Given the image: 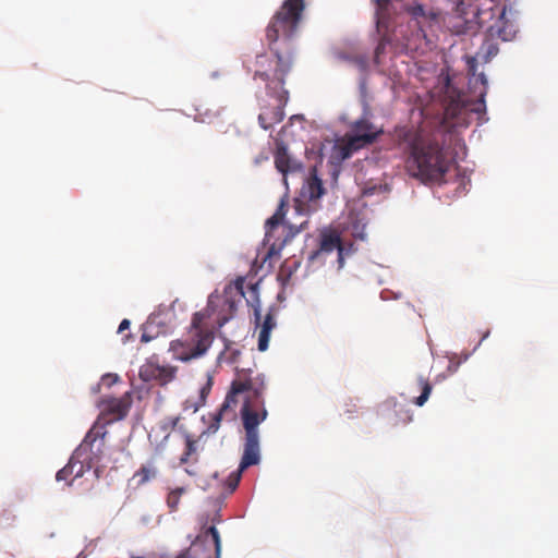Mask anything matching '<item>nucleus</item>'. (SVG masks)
I'll list each match as a JSON object with an SVG mask.
<instances>
[{
	"mask_svg": "<svg viewBox=\"0 0 558 558\" xmlns=\"http://www.w3.org/2000/svg\"><path fill=\"white\" fill-rule=\"evenodd\" d=\"M417 386L421 389V395L417 398H415L414 403L417 407H422L428 400L433 390V386L429 383V380L427 378H424L423 376H420L417 378Z\"/></svg>",
	"mask_w": 558,
	"mask_h": 558,
	"instance_id": "412c9836",
	"label": "nucleus"
},
{
	"mask_svg": "<svg viewBox=\"0 0 558 558\" xmlns=\"http://www.w3.org/2000/svg\"><path fill=\"white\" fill-rule=\"evenodd\" d=\"M304 9L305 0L283 1L266 28V38L276 57V66L272 68V61L267 54H258L255 61V77L284 84V77L293 63L292 37L302 20Z\"/></svg>",
	"mask_w": 558,
	"mask_h": 558,
	"instance_id": "f257e3e1",
	"label": "nucleus"
},
{
	"mask_svg": "<svg viewBox=\"0 0 558 558\" xmlns=\"http://www.w3.org/2000/svg\"><path fill=\"white\" fill-rule=\"evenodd\" d=\"M335 250L338 252V264L339 268H341L344 264V247L341 243L340 235L335 231H325L320 234L318 248L310 253L308 262L314 263L323 254H329Z\"/></svg>",
	"mask_w": 558,
	"mask_h": 558,
	"instance_id": "9d476101",
	"label": "nucleus"
},
{
	"mask_svg": "<svg viewBox=\"0 0 558 558\" xmlns=\"http://www.w3.org/2000/svg\"><path fill=\"white\" fill-rule=\"evenodd\" d=\"M179 422V416L167 417L162 423V429H174Z\"/></svg>",
	"mask_w": 558,
	"mask_h": 558,
	"instance_id": "c756f323",
	"label": "nucleus"
},
{
	"mask_svg": "<svg viewBox=\"0 0 558 558\" xmlns=\"http://www.w3.org/2000/svg\"><path fill=\"white\" fill-rule=\"evenodd\" d=\"M284 118V111L280 104L272 107L263 108L258 116L259 125L264 130H269L275 124L280 123Z\"/></svg>",
	"mask_w": 558,
	"mask_h": 558,
	"instance_id": "f3484780",
	"label": "nucleus"
},
{
	"mask_svg": "<svg viewBox=\"0 0 558 558\" xmlns=\"http://www.w3.org/2000/svg\"><path fill=\"white\" fill-rule=\"evenodd\" d=\"M384 133L383 129L374 125L367 118H361L352 123L351 132L347 134L345 142L339 146L341 159L368 145L375 143Z\"/></svg>",
	"mask_w": 558,
	"mask_h": 558,
	"instance_id": "6e6552de",
	"label": "nucleus"
},
{
	"mask_svg": "<svg viewBox=\"0 0 558 558\" xmlns=\"http://www.w3.org/2000/svg\"><path fill=\"white\" fill-rule=\"evenodd\" d=\"M196 451V441L190 436L186 437L185 452L186 456H192Z\"/></svg>",
	"mask_w": 558,
	"mask_h": 558,
	"instance_id": "7c9ffc66",
	"label": "nucleus"
},
{
	"mask_svg": "<svg viewBox=\"0 0 558 558\" xmlns=\"http://www.w3.org/2000/svg\"><path fill=\"white\" fill-rule=\"evenodd\" d=\"M183 493H184V489L179 487V488L171 490L168 494L167 505L171 511H175L178 509V506L180 504V499H181V496Z\"/></svg>",
	"mask_w": 558,
	"mask_h": 558,
	"instance_id": "393cba45",
	"label": "nucleus"
},
{
	"mask_svg": "<svg viewBox=\"0 0 558 558\" xmlns=\"http://www.w3.org/2000/svg\"><path fill=\"white\" fill-rule=\"evenodd\" d=\"M107 430L98 422L94 423L85 435L83 441L73 451L68 464L57 472V481H69L82 477L86 471L95 468L96 477H99V463L105 453V437Z\"/></svg>",
	"mask_w": 558,
	"mask_h": 558,
	"instance_id": "39448f33",
	"label": "nucleus"
},
{
	"mask_svg": "<svg viewBox=\"0 0 558 558\" xmlns=\"http://www.w3.org/2000/svg\"><path fill=\"white\" fill-rule=\"evenodd\" d=\"M153 339H154V336L148 335V332L145 329L144 332L141 336V342L146 343V342H149Z\"/></svg>",
	"mask_w": 558,
	"mask_h": 558,
	"instance_id": "473e14b6",
	"label": "nucleus"
},
{
	"mask_svg": "<svg viewBox=\"0 0 558 558\" xmlns=\"http://www.w3.org/2000/svg\"><path fill=\"white\" fill-rule=\"evenodd\" d=\"M476 58L469 60L470 88L473 90L475 100L470 99L465 94L448 86L445 100V116L451 119H459L466 112L481 113L485 111V96L487 94V78L484 73L476 74Z\"/></svg>",
	"mask_w": 558,
	"mask_h": 558,
	"instance_id": "423d86ee",
	"label": "nucleus"
},
{
	"mask_svg": "<svg viewBox=\"0 0 558 558\" xmlns=\"http://www.w3.org/2000/svg\"><path fill=\"white\" fill-rule=\"evenodd\" d=\"M190 457H191V456H186V452L184 451V453H183V454H182V457L180 458V463H181V464L186 463V462L189 461V458H190Z\"/></svg>",
	"mask_w": 558,
	"mask_h": 558,
	"instance_id": "f704fd0d",
	"label": "nucleus"
},
{
	"mask_svg": "<svg viewBox=\"0 0 558 558\" xmlns=\"http://www.w3.org/2000/svg\"><path fill=\"white\" fill-rule=\"evenodd\" d=\"M267 415L268 412L265 410L262 413H256L247 404L243 409L244 449L239 469L231 472L226 481L229 493H233L239 486L243 471L260 461L258 425L267 418Z\"/></svg>",
	"mask_w": 558,
	"mask_h": 558,
	"instance_id": "0eeeda50",
	"label": "nucleus"
},
{
	"mask_svg": "<svg viewBox=\"0 0 558 558\" xmlns=\"http://www.w3.org/2000/svg\"><path fill=\"white\" fill-rule=\"evenodd\" d=\"M248 290L251 292V295H252L253 300L252 301L247 300V303H251V305L254 308L255 322L259 323V320H260V311H259V299H258L257 284H250L248 286Z\"/></svg>",
	"mask_w": 558,
	"mask_h": 558,
	"instance_id": "b1692460",
	"label": "nucleus"
},
{
	"mask_svg": "<svg viewBox=\"0 0 558 558\" xmlns=\"http://www.w3.org/2000/svg\"><path fill=\"white\" fill-rule=\"evenodd\" d=\"M175 373V367L148 362L141 367L140 377L144 381L156 380L160 385H166L174 379Z\"/></svg>",
	"mask_w": 558,
	"mask_h": 558,
	"instance_id": "f8f14e48",
	"label": "nucleus"
},
{
	"mask_svg": "<svg viewBox=\"0 0 558 558\" xmlns=\"http://www.w3.org/2000/svg\"><path fill=\"white\" fill-rule=\"evenodd\" d=\"M287 213V203L284 199H281L276 213L266 221V227L269 229L267 230V234L270 230L278 227L280 223L283 222V218Z\"/></svg>",
	"mask_w": 558,
	"mask_h": 558,
	"instance_id": "4be33fe9",
	"label": "nucleus"
},
{
	"mask_svg": "<svg viewBox=\"0 0 558 558\" xmlns=\"http://www.w3.org/2000/svg\"><path fill=\"white\" fill-rule=\"evenodd\" d=\"M207 533L211 535V538L215 543L216 551L219 553L220 551V535H219L218 530L215 526H210L207 530Z\"/></svg>",
	"mask_w": 558,
	"mask_h": 558,
	"instance_id": "cd10ccee",
	"label": "nucleus"
},
{
	"mask_svg": "<svg viewBox=\"0 0 558 558\" xmlns=\"http://www.w3.org/2000/svg\"><path fill=\"white\" fill-rule=\"evenodd\" d=\"M270 332H271L270 329L260 327V330L258 333V350L259 351L264 352L268 349Z\"/></svg>",
	"mask_w": 558,
	"mask_h": 558,
	"instance_id": "a878e982",
	"label": "nucleus"
},
{
	"mask_svg": "<svg viewBox=\"0 0 558 558\" xmlns=\"http://www.w3.org/2000/svg\"><path fill=\"white\" fill-rule=\"evenodd\" d=\"M129 327H130V320L123 319L119 325L118 331L122 332L123 330L129 329Z\"/></svg>",
	"mask_w": 558,
	"mask_h": 558,
	"instance_id": "2f4dec72",
	"label": "nucleus"
},
{
	"mask_svg": "<svg viewBox=\"0 0 558 558\" xmlns=\"http://www.w3.org/2000/svg\"><path fill=\"white\" fill-rule=\"evenodd\" d=\"M377 33L380 35L379 43L375 49V57L374 60L376 63L380 62V57L385 53L386 46L391 43L390 37L388 34L383 33V28L380 29V33L377 31Z\"/></svg>",
	"mask_w": 558,
	"mask_h": 558,
	"instance_id": "5701e85b",
	"label": "nucleus"
},
{
	"mask_svg": "<svg viewBox=\"0 0 558 558\" xmlns=\"http://www.w3.org/2000/svg\"><path fill=\"white\" fill-rule=\"evenodd\" d=\"M158 475L157 459L150 458L145 464H143L133 475V480L136 481L137 486H142L151 480H155Z\"/></svg>",
	"mask_w": 558,
	"mask_h": 558,
	"instance_id": "6ab92c4d",
	"label": "nucleus"
},
{
	"mask_svg": "<svg viewBox=\"0 0 558 558\" xmlns=\"http://www.w3.org/2000/svg\"><path fill=\"white\" fill-rule=\"evenodd\" d=\"M325 189L322 180L317 177L316 170L314 169L306 181V184L302 189V196L310 199L316 201L323 196Z\"/></svg>",
	"mask_w": 558,
	"mask_h": 558,
	"instance_id": "a211bd4d",
	"label": "nucleus"
},
{
	"mask_svg": "<svg viewBox=\"0 0 558 558\" xmlns=\"http://www.w3.org/2000/svg\"><path fill=\"white\" fill-rule=\"evenodd\" d=\"M302 229V225L299 228L293 229V227H290V238H293L295 234H298Z\"/></svg>",
	"mask_w": 558,
	"mask_h": 558,
	"instance_id": "72a5a7b5",
	"label": "nucleus"
},
{
	"mask_svg": "<svg viewBox=\"0 0 558 558\" xmlns=\"http://www.w3.org/2000/svg\"><path fill=\"white\" fill-rule=\"evenodd\" d=\"M404 9L414 19L427 17L429 15L422 4L407 5Z\"/></svg>",
	"mask_w": 558,
	"mask_h": 558,
	"instance_id": "bb28decb",
	"label": "nucleus"
},
{
	"mask_svg": "<svg viewBox=\"0 0 558 558\" xmlns=\"http://www.w3.org/2000/svg\"><path fill=\"white\" fill-rule=\"evenodd\" d=\"M215 307V298L211 294L207 306L193 314L186 339L171 342L170 350L177 360L189 362L205 355L209 350L215 339V328L209 324Z\"/></svg>",
	"mask_w": 558,
	"mask_h": 558,
	"instance_id": "20e7f679",
	"label": "nucleus"
},
{
	"mask_svg": "<svg viewBox=\"0 0 558 558\" xmlns=\"http://www.w3.org/2000/svg\"><path fill=\"white\" fill-rule=\"evenodd\" d=\"M393 141L405 155L408 173L423 183H441L449 169L442 146L410 128H397Z\"/></svg>",
	"mask_w": 558,
	"mask_h": 558,
	"instance_id": "f03ea898",
	"label": "nucleus"
},
{
	"mask_svg": "<svg viewBox=\"0 0 558 558\" xmlns=\"http://www.w3.org/2000/svg\"><path fill=\"white\" fill-rule=\"evenodd\" d=\"M263 328L272 330L276 327V320L271 312H268L265 316V319L262 324Z\"/></svg>",
	"mask_w": 558,
	"mask_h": 558,
	"instance_id": "c85d7f7f",
	"label": "nucleus"
},
{
	"mask_svg": "<svg viewBox=\"0 0 558 558\" xmlns=\"http://www.w3.org/2000/svg\"><path fill=\"white\" fill-rule=\"evenodd\" d=\"M213 380L208 377L206 384L199 389L198 397L196 399L189 398L184 402V410H191L196 412L199 408L205 405L208 395L210 393Z\"/></svg>",
	"mask_w": 558,
	"mask_h": 558,
	"instance_id": "aec40b11",
	"label": "nucleus"
},
{
	"mask_svg": "<svg viewBox=\"0 0 558 558\" xmlns=\"http://www.w3.org/2000/svg\"><path fill=\"white\" fill-rule=\"evenodd\" d=\"M129 410L130 402L122 398H112L107 401L101 417H99L95 423L98 422L106 428L107 424L124 418L128 415Z\"/></svg>",
	"mask_w": 558,
	"mask_h": 558,
	"instance_id": "4468645a",
	"label": "nucleus"
},
{
	"mask_svg": "<svg viewBox=\"0 0 558 558\" xmlns=\"http://www.w3.org/2000/svg\"><path fill=\"white\" fill-rule=\"evenodd\" d=\"M376 4V31L387 28L391 14L397 13L402 0H374Z\"/></svg>",
	"mask_w": 558,
	"mask_h": 558,
	"instance_id": "dca6fc26",
	"label": "nucleus"
},
{
	"mask_svg": "<svg viewBox=\"0 0 558 558\" xmlns=\"http://www.w3.org/2000/svg\"><path fill=\"white\" fill-rule=\"evenodd\" d=\"M108 378H112L113 381H116L118 379V376L117 375L107 374L106 376L102 377L104 380H106Z\"/></svg>",
	"mask_w": 558,
	"mask_h": 558,
	"instance_id": "c9c22d12",
	"label": "nucleus"
},
{
	"mask_svg": "<svg viewBox=\"0 0 558 558\" xmlns=\"http://www.w3.org/2000/svg\"><path fill=\"white\" fill-rule=\"evenodd\" d=\"M238 383L243 384L246 387L245 392H248V396L246 397L241 408V414L243 413V409L246 404L252 411L256 413H262L263 410L267 412L263 398L264 391L266 389L265 376L259 374L255 377L239 379Z\"/></svg>",
	"mask_w": 558,
	"mask_h": 558,
	"instance_id": "1a4fd4ad",
	"label": "nucleus"
},
{
	"mask_svg": "<svg viewBox=\"0 0 558 558\" xmlns=\"http://www.w3.org/2000/svg\"><path fill=\"white\" fill-rule=\"evenodd\" d=\"M507 10H511V3L502 8L496 5L485 9L477 4L470 5V14L474 23L478 28L484 29L485 37L476 53V58L484 62L497 56L498 41H511L515 38L518 29L515 24L507 17ZM466 22L473 23V20H466Z\"/></svg>",
	"mask_w": 558,
	"mask_h": 558,
	"instance_id": "7ed1b4c3",
	"label": "nucleus"
},
{
	"mask_svg": "<svg viewBox=\"0 0 558 558\" xmlns=\"http://www.w3.org/2000/svg\"><path fill=\"white\" fill-rule=\"evenodd\" d=\"M275 166L276 169L283 175V182L287 184L288 173H295L302 171V163L289 155L286 145L280 142L277 143L275 151Z\"/></svg>",
	"mask_w": 558,
	"mask_h": 558,
	"instance_id": "ddd939ff",
	"label": "nucleus"
},
{
	"mask_svg": "<svg viewBox=\"0 0 558 558\" xmlns=\"http://www.w3.org/2000/svg\"><path fill=\"white\" fill-rule=\"evenodd\" d=\"M244 286H245V279L242 277H239L234 280V282L232 284H229L228 287H226V289H225L226 298H225L223 304H225V306L228 307L229 316L225 315V316L218 317V319H217L218 327H222L225 324H227L229 322V319L232 317V315L235 313L238 302L234 299H232L231 295L233 292H235L236 295L239 296V300L241 298H244L245 296Z\"/></svg>",
	"mask_w": 558,
	"mask_h": 558,
	"instance_id": "2eb2a0df",
	"label": "nucleus"
},
{
	"mask_svg": "<svg viewBox=\"0 0 558 558\" xmlns=\"http://www.w3.org/2000/svg\"><path fill=\"white\" fill-rule=\"evenodd\" d=\"M246 387L243 384L238 383V380H234L231 385V389L226 396V399L223 403L220 405L219 410L214 414L213 422L208 426L209 433H216L220 426V422L222 417L228 413L231 412V416L234 417L235 411L234 408L238 403L236 396L239 393L245 392Z\"/></svg>",
	"mask_w": 558,
	"mask_h": 558,
	"instance_id": "9b49d317",
	"label": "nucleus"
}]
</instances>
